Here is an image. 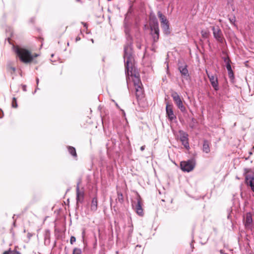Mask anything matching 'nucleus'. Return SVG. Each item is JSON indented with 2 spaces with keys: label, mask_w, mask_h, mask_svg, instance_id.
Wrapping results in <instances>:
<instances>
[{
  "label": "nucleus",
  "mask_w": 254,
  "mask_h": 254,
  "mask_svg": "<svg viewBox=\"0 0 254 254\" xmlns=\"http://www.w3.org/2000/svg\"><path fill=\"white\" fill-rule=\"evenodd\" d=\"M124 61L125 63V71L127 80L128 76L133 77L132 80L135 88V96L137 100L141 99L143 95V90L140 78L136 73H133L135 69L132 66L134 61L132 49L130 45H127L124 47Z\"/></svg>",
  "instance_id": "f257e3e1"
},
{
  "label": "nucleus",
  "mask_w": 254,
  "mask_h": 254,
  "mask_svg": "<svg viewBox=\"0 0 254 254\" xmlns=\"http://www.w3.org/2000/svg\"><path fill=\"white\" fill-rule=\"evenodd\" d=\"M14 51L19 57L20 61L24 64L31 63L34 58L38 56L37 54L32 55L31 53L27 49L18 47L15 48Z\"/></svg>",
  "instance_id": "f03ea898"
},
{
  "label": "nucleus",
  "mask_w": 254,
  "mask_h": 254,
  "mask_svg": "<svg viewBox=\"0 0 254 254\" xmlns=\"http://www.w3.org/2000/svg\"><path fill=\"white\" fill-rule=\"evenodd\" d=\"M150 26L151 30L150 34L153 42V46H154V44L158 42L159 40L160 31L159 23L156 17H154L152 19L151 23Z\"/></svg>",
  "instance_id": "7ed1b4c3"
},
{
  "label": "nucleus",
  "mask_w": 254,
  "mask_h": 254,
  "mask_svg": "<svg viewBox=\"0 0 254 254\" xmlns=\"http://www.w3.org/2000/svg\"><path fill=\"white\" fill-rule=\"evenodd\" d=\"M157 14L158 17L160 19L161 27L163 30L164 33L166 35L169 34L170 33V31L169 29V21L160 11L158 12Z\"/></svg>",
  "instance_id": "20e7f679"
},
{
  "label": "nucleus",
  "mask_w": 254,
  "mask_h": 254,
  "mask_svg": "<svg viewBox=\"0 0 254 254\" xmlns=\"http://www.w3.org/2000/svg\"><path fill=\"white\" fill-rule=\"evenodd\" d=\"M250 171V170L248 169H245V183L250 187L251 190L254 192V174H249Z\"/></svg>",
  "instance_id": "39448f33"
},
{
  "label": "nucleus",
  "mask_w": 254,
  "mask_h": 254,
  "mask_svg": "<svg viewBox=\"0 0 254 254\" xmlns=\"http://www.w3.org/2000/svg\"><path fill=\"white\" fill-rule=\"evenodd\" d=\"M171 96L178 108L182 112L185 113L186 112V109L183 105L182 100L177 92H173L171 94Z\"/></svg>",
  "instance_id": "423d86ee"
},
{
  "label": "nucleus",
  "mask_w": 254,
  "mask_h": 254,
  "mask_svg": "<svg viewBox=\"0 0 254 254\" xmlns=\"http://www.w3.org/2000/svg\"><path fill=\"white\" fill-rule=\"evenodd\" d=\"M212 30L214 38L219 43H222L224 40L223 33L218 26H213Z\"/></svg>",
  "instance_id": "0eeeda50"
},
{
  "label": "nucleus",
  "mask_w": 254,
  "mask_h": 254,
  "mask_svg": "<svg viewBox=\"0 0 254 254\" xmlns=\"http://www.w3.org/2000/svg\"><path fill=\"white\" fill-rule=\"evenodd\" d=\"M181 169L184 172H189L192 171L194 167V164L191 160L182 161L180 163Z\"/></svg>",
  "instance_id": "6e6552de"
},
{
  "label": "nucleus",
  "mask_w": 254,
  "mask_h": 254,
  "mask_svg": "<svg viewBox=\"0 0 254 254\" xmlns=\"http://www.w3.org/2000/svg\"><path fill=\"white\" fill-rule=\"evenodd\" d=\"M81 183V181H79L76 187V201L77 203H82L84 197V192L83 190H80L79 189V185Z\"/></svg>",
  "instance_id": "1a4fd4ad"
},
{
  "label": "nucleus",
  "mask_w": 254,
  "mask_h": 254,
  "mask_svg": "<svg viewBox=\"0 0 254 254\" xmlns=\"http://www.w3.org/2000/svg\"><path fill=\"white\" fill-rule=\"evenodd\" d=\"M206 73L209 78L211 85L215 90L218 91L219 90V86L217 76L210 74L207 70H206Z\"/></svg>",
  "instance_id": "9d476101"
},
{
  "label": "nucleus",
  "mask_w": 254,
  "mask_h": 254,
  "mask_svg": "<svg viewBox=\"0 0 254 254\" xmlns=\"http://www.w3.org/2000/svg\"><path fill=\"white\" fill-rule=\"evenodd\" d=\"M166 112L167 117L170 121L172 122L173 120L176 119V117L173 110V105L172 104H167Z\"/></svg>",
  "instance_id": "9b49d317"
},
{
  "label": "nucleus",
  "mask_w": 254,
  "mask_h": 254,
  "mask_svg": "<svg viewBox=\"0 0 254 254\" xmlns=\"http://www.w3.org/2000/svg\"><path fill=\"white\" fill-rule=\"evenodd\" d=\"M179 132L180 136V140L183 145L185 148L189 149L190 146L188 141V134L183 130H180Z\"/></svg>",
  "instance_id": "f8f14e48"
},
{
  "label": "nucleus",
  "mask_w": 254,
  "mask_h": 254,
  "mask_svg": "<svg viewBox=\"0 0 254 254\" xmlns=\"http://www.w3.org/2000/svg\"><path fill=\"white\" fill-rule=\"evenodd\" d=\"M133 208L134 209L136 213L140 216H143V210L142 207V204L141 202V200L140 199H138L137 200V202L134 204V205H132Z\"/></svg>",
  "instance_id": "ddd939ff"
},
{
  "label": "nucleus",
  "mask_w": 254,
  "mask_h": 254,
  "mask_svg": "<svg viewBox=\"0 0 254 254\" xmlns=\"http://www.w3.org/2000/svg\"><path fill=\"white\" fill-rule=\"evenodd\" d=\"M124 199L123 193L119 191H117V197L116 199V204L113 206L114 210L116 211L119 207V204L122 205L124 203Z\"/></svg>",
  "instance_id": "4468645a"
},
{
  "label": "nucleus",
  "mask_w": 254,
  "mask_h": 254,
  "mask_svg": "<svg viewBox=\"0 0 254 254\" xmlns=\"http://www.w3.org/2000/svg\"><path fill=\"white\" fill-rule=\"evenodd\" d=\"M253 222L252 216L251 213H247L244 218V224L246 228L251 229Z\"/></svg>",
  "instance_id": "2eb2a0df"
},
{
  "label": "nucleus",
  "mask_w": 254,
  "mask_h": 254,
  "mask_svg": "<svg viewBox=\"0 0 254 254\" xmlns=\"http://www.w3.org/2000/svg\"><path fill=\"white\" fill-rule=\"evenodd\" d=\"M179 70L181 72L182 75L186 79L190 78V75L189 73L188 70L187 69V65L185 64L183 66H180L179 67Z\"/></svg>",
  "instance_id": "dca6fc26"
},
{
  "label": "nucleus",
  "mask_w": 254,
  "mask_h": 254,
  "mask_svg": "<svg viewBox=\"0 0 254 254\" xmlns=\"http://www.w3.org/2000/svg\"><path fill=\"white\" fill-rule=\"evenodd\" d=\"M98 208V199L96 196L94 197L91 201V210L95 212L97 210Z\"/></svg>",
  "instance_id": "f3484780"
},
{
  "label": "nucleus",
  "mask_w": 254,
  "mask_h": 254,
  "mask_svg": "<svg viewBox=\"0 0 254 254\" xmlns=\"http://www.w3.org/2000/svg\"><path fill=\"white\" fill-rule=\"evenodd\" d=\"M202 150L206 153H208L210 152V143L208 141L206 140L203 141Z\"/></svg>",
  "instance_id": "a211bd4d"
},
{
  "label": "nucleus",
  "mask_w": 254,
  "mask_h": 254,
  "mask_svg": "<svg viewBox=\"0 0 254 254\" xmlns=\"http://www.w3.org/2000/svg\"><path fill=\"white\" fill-rule=\"evenodd\" d=\"M67 149L69 153L74 158L77 157V154L75 148L72 146H67Z\"/></svg>",
  "instance_id": "6ab92c4d"
},
{
  "label": "nucleus",
  "mask_w": 254,
  "mask_h": 254,
  "mask_svg": "<svg viewBox=\"0 0 254 254\" xmlns=\"http://www.w3.org/2000/svg\"><path fill=\"white\" fill-rule=\"evenodd\" d=\"M3 254H20V253L16 250L5 251Z\"/></svg>",
  "instance_id": "aec40b11"
},
{
  "label": "nucleus",
  "mask_w": 254,
  "mask_h": 254,
  "mask_svg": "<svg viewBox=\"0 0 254 254\" xmlns=\"http://www.w3.org/2000/svg\"><path fill=\"white\" fill-rule=\"evenodd\" d=\"M229 20L230 22V23L234 25V26H236L235 22H236V17L234 15H233L229 18Z\"/></svg>",
  "instance_id": "412c9836"
},
{
  "label": "nucleus",
  "mask_w": 254,
  "mask_h": 254,
  "mask_svg": "<svg viewBox=\"0 0 254 254\" xmlns=\"http://www.w3.org/2000/svg\"><path fill=\"white\" fill-rule=\"evenodd\" d=\"M72 254H81V250L79 248H74Z\"/></svg>",
  "instance_id": "4be33fe9"
},
{
  "label": "nucleus",
  "mask_w": 254,
  "mask_h": 254,
  "mask_svg": "<svg viewBox=\"0 0 254 254\" xmlns=\"http://www.w3.org/2000/svg\"><path fill=\"white\" fill-rule=\"evenodd\" d=\"M12 106L14 108H16L17 107L16 99L15 97L12 98Z\"/></svg>",
  "instance_id": "5701e85b"
},
{
  "label": "nucleus",
  "mask_w": 254,
  "mask_h": 254,
  "mask_svg": "<svg viewBox=\"0 0 254 254\" xmlns=\"http://www.w3.org/2000/svg\"><path fill=\"white\" fill-rule=\"evenodd\" d=\"M228 75H229L230 78H231L232 79H234V75L233 70H231L230 71H228Z\"/></svg>",
  "instance_id": "b1692460"
},
{
  "label": "nucleus",
  "mask_w": 254,
  "mask_h": 254,
  "mask_svg": "<svg viewBox=\"0 0 254 254\" xmlns=\"http://www.w3.org/2000/svg\"><path fill=\"white\" fill-rule=\"evenodd\" d=\"M201 34L203 38H207V37L208 36V33L206 31H204V30H202L201 31Z\"/></svg>",
  "instance_id": "393cba45"
},
{
  "label": "nucleus",
  "mask_w": 254,
  "mask_h": 254,
  "mask_svg": "<svg viewBox=\"0 0 254 254\" xmlns=\"http://www.w3.org/2000/svg\"><path fill=\"white\" fill-rule=\"evenodd\" d=\"M76 241V238L74 236H71L70 237V243L71 245H72L74 242H75Z\"/></svg>",
  "instance_id": "a878e982"
},
{
  "label": "nucleus",
  "mask_w": 254,
  "mask_h": 254,
  "mask_svg": "<svg viewBox=\"0 0 254 254\" xmlns=\"http://www.w3.org/2000/svg\"><path fill=\"white\" fill-rule=\"evenodd\" d=\"M223 60L226 64H227L228 63H230V60L228 57H225L223 58Z\"/></svg>",
  "instance_id": "bb28decb"
},
{
  "label": "nucleus",
  "mask_w": 254,
  "mask_h": 254,
  "mask_svg": "<svg viewBox=\"0 0 254 254\" xmlns=\"http://www.w3.org/2000/svg\"><path fill=\"white\" fill-rule=\"evenodd\" d=\"M226 68H227L228 71L232 70L230 63H228L227 64H226Z\"/></svg>",
  "instance_id": "cd10ccee"
},
{
  "label": "nucleus",
  "mask_w": 254,
  "mask_h": 254,
  "mask_svg": "<svg viewBox=\"0 0 254 254\" xmlns=\"http://www.w3.org/2000/svg\"><path fill=\"white\" fill-rule=\"evenodd\" d=\"M145 145H143V146H141V147H140L141 151H144V149H145Z\"/></svg>",
  "instance_id": "c85d7f7f"
},
{
  "label": "nucleus",
  "mask_w": 254,
  "mask_h": 254,
  "mask_svg": "<svg viewBox=\"0 0 254 254\" xmlns=\"http://www.w3.org/2000/svg\"><path fill=\"white\" fill-rule=\"evenodd\" d=\"M80 40V38L79 36H77L75 38V41L77 42Z\"/></svg>",
  "instance_id": "c756f323"
},
{
  "label": "nucleus",
  "mask_w": 254,
  "mask_h": 254,
  "mask_svg": "<svg viewBox=\"0 0 254 254\" xmlns=\"http://www.w3.org/2000/svg\"><path fill=\"white\" fill-rule=\"evenodd\" d=\"M36 82H37V84H38V83H39V78H37L36 79Z\"/></svg>",
  "instance_id": "7c9ffc66"
},
{
  "label": "nucleus",
  "mask_w": 254,
  "mask_h": 254,
  "mask_svg": "<svg viewBox=\"0 0 254 254\" xmlns=\"http://www.w3.org/2000/svg\"><path fill=\"white\" fill-rule=\"evenodd\" d=\"M25 88H26V86L25 85L23 86V90L24 91H26Z\"/></svg>",
  "instance_id": "2f4dec72"
},
{
  "label": "nucleus",
  "mask_w": 254,
  "mask_h": 254,
  "mask_svg": "<svg viewBox=\"0 0 254 254\" xmlns=\"http://www.w3.org/2000/svg\"><path fill=\"white\" fill-rule=\"evenodd\" d=\"M83 23V24L84 25V27H86V26H87L86 23Z\"/></svg>",
  "instance_id": "473e14b6"
},
{
  "label": "nucleus",
  "mask_w": 254,
  "mask_h": 254,
  "mask_svg": "<svg viewBox=\"0 0 254 254\" xmlns=\"http://www.w3.org/2000/svg\"><path fill=\"white\" fill-rule=\"evenodd\" d=\"M12 69L14 71L15 70V68L14 67H13Z\"/></svg>",
  "instance_id": "72a5a7b5"
}]
</instances>
